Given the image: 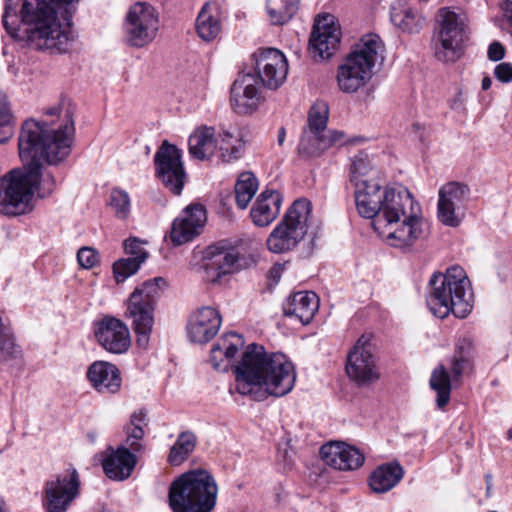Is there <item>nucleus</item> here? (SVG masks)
I'll return each mask as SVG.
<instances>
[{"instance_id":"obj_24","label":"nucleus","mask_w":512,"mask_h":512,"mask_svg":"<svg viewBox=\"0 0 512 512\" xmlns=\"http://www.w3.org/2000/svg\"><path fill=\"white\" fill-rule=\"evenodd\" d=\"M221 323V315L215 308L202 307L190 316L187 336L194 343H207L218 333Z\"/></svg>"},{"instance_id":"obj_33","label":"nucleus","mask_w":512,"mask_h":512,"mask_svg":"<svg viewBox=\"0 0 512 512\" xmlns=\"http://www.w3.org/2000/svg\"><path fill=\"white\" fill-rule=\"evenodd\" d=\"M403 469L398 463L378 466L369 477V486L375 493H385L395 487L403 477Z\"/></svg>"},{"instance_id":"obj_22","label":"nucleus","mask_w":512,"mask_h":512,"mask_svg":"<svg viewBox=\"0 0 512 512\" xmlns=\"http://www.w3.org/2000/svg\"><path fill=\"white\" fill-rule=\"evenodd\" d=\"M261 95L256 78L250 73H240L230 89V105L237 114H250L260 104Z\"/></svg>"},{"instance_id":"obj_30","label":"nucleus","mask_w":512,"mask_h":512,"mask_svg":"<svg viewBox=\"0 0 512 512\" xmlns=\"http://www.w3.org/2000/svg\"><path fill=\"white\" fill-rule=\"evenodd\" d=\"M281 203L282 196L278 191H263L250 211L253 223L259 227L272 223L280 212Z\"/></svg>"},{"instance_id":"obj_16","label":"nucleus","mask_w":512,"mask_h":512,"mask_svg":"<svg viewBox=\"0 0 512 512\" xmlns=\"http://www.w3.org/2000/svg\"><path fill=\"white\" fill-rule=\"evenodd\" d=\"M348 377L359 385L369 384L379 378L371 337L362 335L349 352L346 362Z\"/></svg>"},{"instance_id":"obj_53","label":"nucleus","mask_w":512,"mask_h":512,"mask_svg":"<svg viewBox=\"0 0 512 512\" xmlns=\"http://www.w3.org/2000/svg\"><path fill=\"white\" fill-rule=\"evenodd\" d=\"M128 425L133 427L140 426L142 429L148 425L147 413L144 410L135 411L130 416V422Z\"/></svg>"},{"instance_id":"obj_54","label":"nucleus","mask_w":512,"mask_h":512,"mask_svg":"<svg viewBox=\"0 0 512 512\" xmlns=\"http://www.w3.org/2000/svg\"><path fill=\"white\" fill-rule=\"evenodd\" d=\"M283 269L284 266L282 264H275L270 270L271 277L278 280L281 277Z\"/></svg>"},{"instance_id":"obj_51","label":"nucleus","mask_w":512,"mask_h":512,"mask_svg":"<svg viewBox=\"0 0 512 512\" xmlns=\"http://www.w3.org/2000/svg\"><path fill=\"white\" fill-rule=\"evenodd\" d=\"M494 75L500 82L510 83L512 81V64L509 62H502L496 65Z\"/></svg>"},{"instance_id":"obj_14","label":"nucleus","mask_w":512,"mask_h":512,"mask_svg":"<svg viewBox=\"0 0 512 512\" xmlns=\"http://www.w3.org/2000/svg\"><path fill=\"white\" fill-rule=\"evenodd\" d=\"M421 209L408 189L404 187L385 188V196L377 217L373 220L374 229L387 226L396 220H401L413 213H420Z\"/></svg>"},{"instance_id":"obj_39","label":"nucleus","mask_w":512,"mask_h":512,"mask_svg":"<svg viewBox=\"0 0 512 512\" xmlns=\"http://www.w3.org/2000/svg\"><path fill=\"white\" fill-rule=\"evenodd\" d=\"M258 189V181L256 177L250 173H242L235 184L236 204L240 209L247 208L251 199Z\"/></svg>"},{"instance_id":"obj_46","label":"nucleus","mask_w":512,"mask_h":512,"mask_svg":"<svg viewBox=\"0 0 512 512\" xmlns=\"http://www.w3.org/2000/svg\"><path fill=\"white\" fill-rule=\"evenodd\" d=\"M315 135H317L321 154L332 146L344 143V134L340 131L325 129L324 132H317Z\"/></svg>"},{"instance_id":"obj_27","label":"nucleus","mask_w":512,"mask_h":512,"mask_svg":"<svg viewBox=\"0 0 512 512\" xmlns=\"http://www.w3.org/2000/svg\"><path fill=\"white\" fill-rule=\"evenodd\" d=\"M106 452L107 455L102 461L105 475L116 481L128 479L137 465L136 452L125 445H119L116 449L110 446Z\"/></svg>"},{"instance_id":"obj_45","label":"nucleus","mask_w":512,"mask_h":512,"mask_svg":"<svg viewBox=\"0 0 512 512\" xmlns=\"http://www.w3.org/2000/svg\"><path fill=\"white\" fill-rule=\"evenodd\" d=\"M315 133L304 132L298 145V152L304 157H317L321 155Z\"/></svg>"},{"instance_id":"obj_47","label":"nucleus","mask_w":512,"mask_h":512,"mask_svg":"<svg viewBox=\"0 0 512 512\" xmlns=\"http://www.w3.org/2000/svg\"><path fill=\"white\" fill-rule=\"evenodd\" d=\"M126 439L122 445L127 446L133 452H140L143 449L141 441L145 436V431L140 426L126 425L124 428Z\"/></svg>"},{"instance_id":"obj_19","label":"nucleus","mask_w":512,"mask_h":512,"mask_svg":"<svg viewBox=\"0 0 512 512\" xmlns=\"http://www.w3.org/2000/svg\"><path fill=\"white\" fill-rule=\"evenodd\" d=\"M340 44V28L332 15L319 16L309 39V51L320 59L330 58Z\"/></svg>"},{"instance_id":"obj_41","label":"nucleus","mask_w":512,"mask_h":512,"mask_svg":"<svg viewBox=\"0 0 512 512\" xmlns=\"http://www.w3.org/2000/svg\"><path fill=\"white\" fill-rule=\"evenodd\" d=\"M109 205L119 219H126L130 214L131 201L128 192L114 188L110 193Z\"/></svg>"},{"instance_id":"obj_56","label":"nucleus","mask_w":512,"mask_h":512,"mask_svg":"<svg viewBox=\"0 0 512 512\" xmlns=\"http://www.w3.org/2000/svg\"><path fill=\"white\" fill-rule=\"evenodd\" d=\"M285 137H286V131H285V128L284 127H281L278 131V135H277V141H278V144L281 146L283 145L284 141H285Z\"/></svg>"},{"instance_id":"obj_18","label":"nucleus","mask_w":512,"mask_h":512,"mask_svg":"<svg viewBox=\"0 0 512 512\" xmlns=\"http://www.w3.org/2000/svg\"><path fill=\"white\" fill-rule=\"evenodd\" d=\"M255 72L261 84L275 90L285 81L288 74V62L285 55L275 48L259 49L254 53Z\"/></svg>"},{"instance_id":"obj_58","label":"nucleus","mask_w":512,"mask_h":512,"mask_svg":"<svg viewBox=\"0 0 512 512\" xmlns=\"http://www.w3.org/2000/svg\"><path fill=\"white\" fill-rule=\"evenodd\" d=\"M486 480H487V484H488L487 490L489 491L490 490L491 475H486Z\"/></svg>"},{"instance_id":"obj_36","label":"nucleus","mask_w":512,"mask_h":512,"mask_svg":"<svg viewBox=\"0 0 512 512\" xmlns=\"http://www.w3.org/2000/svg\"><path fill=\"white\" fill-rule=\"evenodd\" d=\"M299 0H267V13L273 25L287 23L297 12Z\"/></svg>"},{"instance_id":"obj_49","label":"nucleus","mask_w":512,"mask_h":512,"mask_svg":"<svg viewBox=\"0 0 512 512\" xmlns=\"http://www.w3.org/2000/svg\"><path fill=\"white\" fill-rule=\"evenodd\" d=\"M11 16L14 17L15 19H17L16 7L12 4L11 0H6L5 7H4V14L2 16V23H3L5 30L11 36L14 37V36H16V33L18 31V25H17L16 21H14L13 23L9 22V18Z\"/></svg>"},{"instance_id":"obj_38","label":"nucleus","mask_w":512,"mask_h":512,"mask_svg":"<svg viewBox=\"0 0 512 512\" xmlns=\"http://www.w3.org/2000/svg\"><path fill=\"white\" fill-rule=\"evenodd\" d=\"M391 21L403 31L416 32L421 26L422 18L413 9L399 4L391 8Z\"/></svg>"},{"instance_id":"obj_9","label":"nucleus","mask_w":512,"mask_h":512,"mask_svg":"<svg viewBox=\"0 0 512 512\" xmlns=\"http://www.w3.org/2000/svg\"><path fill=\"white\" fill-rule=\"evenodd\" d=\"M472 342L469 339H460L455 346L451 358L450 371L444 365L437 366L431 373L430 387L436 392L438 408H444L449 400L452 383H458L463 374L472 369Z\"/></svg>"},{"instance_id":"obj_15","label":"nucleus","mask_w":512,"mask_h":512,"mask_svg":"<svg viewBox=\"0 0 512 512\" xmlns=\"http://www.w3.org/2000/svg\"><path fill=\"white\" fill-rule=\"evenodd\" d=\"M413 213L401 220H396L382 228L374 229L387 243L403 251H410L416 242L424 236L425 221Z\"/></svg>"},{"instance_id":"obj_37","label":"nucleus","mask_w":512,"mask_h":512,"mask_svg":"<svg viewBox=\"0 0 512 512\" xmlns=\"http://www.w3.org/2000/svg\"><path fill=\"white\" fill-rule=\"evenodd\" d=\"M217 149L224 162H231L241 157L244 142L229 131H223L217 136Z\"/></svg>"},{"instance_id":"obj_42","label":"nucleus","mask_w":512,"mask_h":512,"mask_svg":"<svg viewBox=\"0 0 512 512\" xmlns=\"http://www.w3.org/2000/svg\"><path fill=\"white\" fill-rule=\"evenodd\" d=\"M143 262L131 257L122 258L113 264V273L115 280L124 282L129 276L135 274Z\"/></svg>"},{"instance_id":"obj_57","label":"nucleus","mask_w":512,"mask_h":512,"mask_svg":"<svg viewBox=\"0 0 512 512\" xmlns=\"http://www.w3.org/2000/svg\"><path fill=\"white\" fill-rule=\"evenodd\" d=\"M492 85V79L489 76H485L482 79L481 87L483 90H488Z\"/></svg>"},{"instance_id":"obj_1","label":"nucleus","mask_w":512,"mask_h":512,"mask_svg":"<svg viewBox=\"0 0 512 512\" xmlns=\"http://www.w3.org/2000/svg\"><path fill=\"white\" fill-rule=\"evenodd\" d=\"M73 113L67 109L61 124L55 126L53 120H26L18 138L19 156L25 162L22 173L35 174V179L23 182L29 185L31 195L27 200V210L35 190L41 198L50 196L56 189V180L52 173L43 170L42 161L49 165H58L70 154L74 134Z\"/></svg>"},{"instance_id":"obj_8","label":"nucleus","mask_w":512,"mask_h":512,"mask_svg":"<svg viewBox=\"0 0 512 512\" xmlns=\"http://www.w3.org/2000/svg\"><path fill=\"white\" fill-rule=\"evenodd\" d=\"M311 211L312 204L309 200H295L267 238L269 251L285 253L293 250L307 233Z\"/></svg>"},{"instance_id":"obj_5","label":"nucleus","mask_w":512,"mask_h":512,"mask_svg":"<svg viewBox=\"0 0 512 512\" xmlns=\"http://www.w3.org/2000/svg\"><path fill=\"white\" fill-rule=\"evenodd\" d=\"M382 42L375 34L363 37L337 70V84L344 93H355L372 78Z\"/></svg>"},{"instance_id":"obj_20","label":"nucleus","mask_w":512,"mask_h":512,"mask_svg":"<svg viewBox=\"0 0 512 512\" xmlns=\"http://www.w3.org/2000/svg\"><path fill=\"white\" fill-rule=\"evenodd\" d=\"M95 337L108 352L122 354L130 347V333L127 325L112 316H105L97 323Z\"/></svg>"},{"instance_id":"obj_43","label":"nucleus","mask_w":512,"mask_h":512,"mask_svg":"<svg viewBox=\"0 0 512 512\" xmlns=\"http://www.w3.org/2000/svg\"><path fill=\"white\" fill-rule=\"evenodd\" d=\"M328 121V110L325 105L313 106L309 112V133L324 132Z\"/></svg>"},{"instance_id":"obj_48","label":"nucleus","mask_w":512,"mask_h":512,"mask_svg":"<svg viewBox=\"0 0 512 512\" xmlns=\"http://www.w3.org/2000/svg\"><path fill=\"white\" fill-rule=\"evenodd\" d=\"M144 242L139 238L132 237L124 241L125 253L131 258L145 262L148 258V252L143 247Z\"/></svg>"},{"instance_id":"obj_44","label":"nucleus","mask_w":512,"mask_h":512,"mask_svg":"<svg viewBox=\"0 0 512 512\" xmlns=\"http://www.w3.org/2000/svg\"><path fill=\"white\" fill-rule=\"evenodd\" d=\"M371 170V163L368 154L360 151L352 158L351 181L356 184V180H366L364 177Z\"/></svg>"},{"instance_id":"obj_52","label":"nucleus","mask_w":512,"mask_h":512,"mask_svg":"<svg viewBox=\"0 0 512 512\" xmlns=\"http://www.w3.org/2000/svg\"><path fill=\"white\" fill-rule=\"evenodd\" d=\"M505 47L498 41L492 42L487 51V57L489 60L497 62L505 57Z\"/></svg>"},{"instance_id":"obj_23","label":"nucleus","mask_w":512,"mask_h":512,"mask_svg":"<svg viewBox=\"0 0 512 512\" xmlns=\"http://www.w3.org/2000/svg\"><path fill=\"white\" fill-rule=\"evenodd\" d=\"M206 222V211L200 204L188 206L173 223L170 239L175 245L193 240L200 234Z\"/></svg>"},{"instance_id":"obj_13","label":"nucleus","mask_w":512,"mask_h":512,"mask_svg":"<svg viewBox=\"0 0 512 512\" xmlns=\"http://www.w3.org/2000/svg\"><path fill=\"white\" fill-rule=\"evenodd\" d=\"M35 174L22 173L20 169H13L0 177V214L16 216L27 212V200L31 192L25 180L33 181Z\"/></svg>"},{"instance_id":"obj_29","label":"nucleus","mask_w":512,"mask_h":512,"mask_svg":"<svg viewBox=\"0 0 512 512\" xmlns=\"http://www.w3.org/2000/svg\"><path fill=\"white\" fill-rule=\"evenodd\" d=\"M318 308V296L311 291L296 292L288 297L283 304L284 315L295 317L304 325L311 322Z\"/></svg>"},{"instance_id":"obj_26","label":"nucleus","mask_w":512,"mask_h":512,"mask_svg":"<svg viewBox=\"0 0 512 512\" xmlns=\"http://www.w3.org/2000/svg\"><path fill=\"white\" fill-rule=\"evenodd\" d=\"M354 197L357 211L360 216L367 219H375L378 215L385 189L376 179L356 180Z\"/></svg>"},{"instance_id":"obj_55","label":"nucleus","mask_w":512,"mask_h":512,"mask_svg":"<svg viewBox=\"0 0 512 512\" xmlns=\"http://www.w3.org/2000/svg\"><path fill=\"white\" fill-rule=\"evenodd\" d=\"M60 113H61V107L58 105V106L49 108L46 111V116L47 117H54V116L58 117L60 115Z\"/></svg>"},{"instance_id":"obj_34","label":"nucleus","mask_w":512,"mask_h":512,"mask_svg":"<svg viewBox=\"0 0 512 512\" xmlns=\"http://www.w3.org/2000/svg\"><path fill=\"white\" fill-rule=\"evenodd\" d=\"M196 31L205 41L215 39L221 31L220 12L216 4L206 3L196 19Z\"/></svg>"},{"instance_id":"obj_12","label":"nucleus","mask_w":512,"mask_h":512,"mask_svg":"<svg viewBox=\"0 0 512 512\" xmlns=\"http://www.w3.org/2000/svg\"><path fill=\"white\" fill-rule=\"evenodd\" d=\"M80 477L75 468H69L44 484L42 506L46 512H67L79 495Z\"/></svg>"},{"instance_id":"obj_2","label":"nucleus","mask_w":512,"mask_h":512,"mask_svg":"<svg viewBox=\"0 0 512 512\" xmlns=\"http://www.w3.org/2000/svg\"><path fill=\"white\" fill-rule=\"evenodd\" d=\"M235 391L255 401L282 397L293 389L296 372L282 353H267L262 345L252 343L235 366Z\"/></svg>"},{"instance_id":"obj_25","label":"nucleus","mask_w":512,"mask_h":512,"mask_svg":"<svg viewBox=\"0 0 512 512\" xmlns=\"http://www.w3.org/2000/svg\"><path fill=\"white\" fill-rule=\"evenodd\" d=\"M323 461L341 471L360 468L365 461L363 453L356 447L344 442H330L320 448Z\"/></svg>"},{"instance_id":"obj_3","label":"nucleus","mask_w":512,"mask_h":512,"mask_svg":"<svg viewBox=\"0 0 512 512\" xmlns=\"http://www.w3.org/2000/svg\"><path fill=\"white\" fill-rule=\"evenodd\" d=\"M429 286L426 302L436 317L445 318L453 313L457 318H465L471 312L473 294L462 267L452 266L445 273H434Z\"/></svg>"},{"instance_id":"obj_21","label":"nucleus","mask_w":512,"mask_h":512,"mask_svg":"<svg viewBox=\"0 0 512 512\" xmlns=\"http://www.w3.org/2000/svg\"><path fill=\"white\" fill-rule=\"evenodd\" d=\"M205 272L211 282H217L222 276L239 269V252L235 247L215 244L205 251Z\"/></svg>"},{"instance_id":"obj_28","label":"nucleus","mask_w":512,"mask_h":512,"mask_svg":"<svg viewBox=\"0 0 512 512\" xmlns=\"http://www.w3.org/2000/svg\"><path fill=\"white\" fill-rule=\"evenodd\" d=\"M91 386L99 393L114 394L119 391L122 383L119 369L109 362L95 361L86 373Z\"/></svg>"},{"instance_id":"obj_32","label":"nucleus","mask_w":512,"mask_h":512,"mask_svg":"<svg viewBox=\"0 0 512 512\" xmlns=\"http://www.w3.org/2000/svg\"><path fill=\"white\" fill-rule=\"evenodd\" d=\"M189 153L198 160L209 159L217 149V137L214 127L201 126L189 137Z\"/></svg>"},{"instance_id":"obj_10","label":"nucleus","mask_w":512,"mask_h":512,"mask_svg":"<svg viewBox=\"0 0 512 512\" xmlns=\"http://www.w3.org/2000/svg\"><path fill=\"white\" fill-rule=\"evenodd\" d=\"M160 21L157 10L149 3L133 4L125 17L124 35L126 42L136 48L151 43L157 36Z\"/></svg>"},{"instance_id":"obj_40","label":"nucleus","mask_w":512,"mask_h":512,"mask_svg":"<svg viewBox=\"0 0 512 512\" xmlns=\"http://www.w3.org/2000/svg\"><path fill=\"white\" fill-rule=\"evenodd\" d=\"M14 134V123L7 95L0 91V144L6 143Z\"/></svg>"},{"instance_id":"obj_31","label":"nucleus","mask_w":512,"mask_h":512,"mask_svg":"<svg viewBox=\"0 0 512 512\" xmlns=\"http://www.w3.org/2000/svg\"><path fill=\"white\" fill-rule=\"evenodd\" d=\"M243 344L242 336L235 332L227 333L221 337L210 351V363L213 368L216 370H227L229 363Z\"/></svg>"},{"instance_id":"obj_50","label":"nucleus","mask_w":512,"mask_h":512,"mask_svg":"<svg viewBox=\"0 0 512 512\" xmlns=\"http://www.w3.org/2000/svg\"><path fill=\"white\" fill-rule=\"evenodd\" d=\"M77 259L80 266L89 269L99 262V254L91 247H82L77 253Z\"/></svg>"},{"instance_id":"obj_11","label":"nucleus","mask_w":512,"mask_h":512,"mask_svg":"<svg viewBox=\"0 0 512 512\" xmlns=\"http://www.w3.org/2000/svg\"><path fill=\"white\" fill-rule=\"evenodd\" d=\"M155 176L175 196L181 195L187 181L182 150L164 140L154 155Z\"/></svg>"},{"instance_id":"obj_7","label":"nucleus","mask_w":512,"mask_h":512,"mask_svg":"<svg viewBox=\"0 0 512 512\" xmlns=\"http://www.w3.org/2000/svg\"><path fill=\"white\" fill-rule=\"evenodd\" d=\"M438 26L432 39L435 57L444 63L456 62L464 53V43L468 39L465 18L449 8L438 11Z\"/></svg>"},{"instance_id":"obj_59","label":"nucleus","mask_w":512,"mask_h":512,"mask_svg":"<svg viewBox=\"0 0 512 512\" xmlns=\"http://www.w3.org/2000/svg\"><path fill=\"white\" fill-rule=\"evenodd\" d=\"M0 512H6L2 505H0Z\"/></svg>"},{"instance_id":"obj_4","label":"nucleus","mask_w":512,"mask_h":512,"mask_svg":"<svg viewBox=\"0 0 512 512\" xmlns=\"http://www.w3.org/2000/svg\"><path fill=\"white\" fill-rule=\"evenodd\" d=\"M218 486L213 475L194 469L177 477L168 492L173 512H212L216 505Z\"/></svg>"},{"instance_id":"obj_17","label":"nucleus","mask_w":512,"mask_h":512,"mask_svg":"<svg viewBox=\"0 0 512 512\" xmlns=\"http://www.w3.org/2000/svg\"><path fill=\"white\" fill-rule=\"evenodd\" d=\"M438 219L449 227H457L462 220L465 202L470 195L469 187L460 182H449L439 189Z\"/></svg>"},{"instance_id":"obj_6","label":"nucleus","mask_w":512,"mask_h":512,"mask_svg":"<svg viewBox=\"0 0 512 512\" xmlns=\"http://www.w3.org/2000/svg\"><path fill=\"white\" fill-rule=\"evenodd\" d=\"M166 285V280L162 277L147 280L133 291L127 301L125 316L132 321L136 342L141 348H147L149 344L156 299Z\"/></svg>"},{"instance_id":"obj_35","label":"nucleus","mask_w":512,"mask_h":512,"mask_svg":"<svg viewBox=\"0 0 512 512\" xmlns=\"http://www.w3.org/2000/svg\"><path fill=\"white\" fill-rule=\"evenodd\" d=\"M197 445V436L192 431L181 432L170 448L167 462L172 466L183 464L194 452Z\"/></svg>"}]
</instances>
